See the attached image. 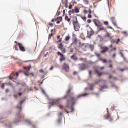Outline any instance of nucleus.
<instances>
[{
    "instance_id": "obj_24",
    "label": "nucleus",
    "mask_w": 128,
    "mask_h": 128,
    "mask_svg": "<svg viewBox=\"0 0 128 128\" xmlns=\"http://www.w3.org/2000/svg\"><path fill=\"white\" fill-rule=\"evenodd\" d=\"M72 60H78V57L76 56L75 55H73L71 56Z\"/></svg>"
},
{
    "instance_id": "obj_8",
    "label": "nucleus",
    "mask_w": 128,
    "mask_h": 128,
    "mask_svg": "<svg viewBox=\"0 0 128 128\" xmlns=\"http://www.w3.org/2000/svg\"><path fill=\"white\" fill-rule=\"evenodd\" d=\"M58 48L62 52V54H66V49L64 47L62 44L58 45Z\"/></svg>"
},
{
    "instance_id": "obj_62",
    "label": "nucleus",
    "mask_w": 128,
    "mask_h": 128,
    "mask_svg": "<svg viewBox=\"0 0 128 128\" xmlns=\"http://www.w3.org/2000/svg\"><path fill=\"white\" fill-rule=\"evenodd\" d=\"M14 96L15 98H18V96L14 95Z\"/></svg>"
},
{
    "instance_id": "obj_13",
    "label": "nucleus",
    "mask_w": 128,
    "mask_h": 128,
    "mask_svg": "<svg viewBox=\"0 0 128 128\" xmlns=\"http://www.w3.org/2000/svg\"><path fill=\"white\" fill-rule=\"evenodd\" d=\"M110 20L112 22V24L114 26L118 27V24H116V18L112 17L110 18Z\"/></svg>"
},
{
    "instance_id": "obj_17",
    "label": "nucleus",
    "mask_w": 128,
    "mask_h": 128,
    "mask_svg": "<svg viewBox=\"0 0 128 128\" xmlns=\"http://www.w3.org/2000/svg\"><path fill=\"white\" fill-rule=\"evenodd\" d=\"M15 44H16L14 46L16 50H18V48H20V46L18 44H20L18 42L16 41Z\"/></svg>"
},
{
    "instance_id": "obj_26",
    "label": "nucleus",
    "mask_w": 128,
    "mask_h": 128,
    "mask_svg": "<svg viewBox=\"0 0 128 128\" xmlns=\"http://www.w3.org/2000/svg\"><path fill=\"white\" fill-rule=\"evenodd\" d=\"M94 86L92 84H91L89 86L90 90H94Z\"/></svg>"
},
{
    "instance_id": "obj_20",
    "label": "nucleus",
    "mask_w": 128,
    "mask_h": 128,
    "mask_svg": "<svg viewBox=\"0 0 128 128\" xmlns=\"http://www.w3.org/2000/svg\"><path fill=\"white\" fill-rule=\"evenodd\" d=\"M62 22V17H58V21L56 22L57 24H60Z\"/></svg>"
},
{
    "instance_id": "obj_5",
    "label": "nucleus",
    "mask_w": 128,
    "mask_h": 128,
    "mask_svg": "<svg viewBox=\"0 0 128 128\" xmlns=\"http://www.w3.org/2000/svg\"><path fill=\"white\" fill-rule=\"evenodd\" d=\"M73 42L72 43V45L74 44L76 46L77 48H80V46H82V42H80V41L78 40V38H76V37H74L73 38Z\"/></svg>"
},
{
    "instance_id": "obj_49",
    "label": "nucleus",
    "mask_w": 128,
    "mask_h": 128,
    "mask_svg": "<svg viewBox=\"0 0 128 128\" xmlns=\"http://www.w3.org/2000/svg\"><path fill=\"white\" fill-rule=\"evenodd\" d=\"M116 56V54H114L112 56L113 58H114Z\"/></svg>"
},
{
    "instance_id": "obj_28",
    "label": "nucleus",
    "mask_w": 128,
    "mask_h": 128,
    "mask_svg": "<svg viewBox=\"0 0 128 128\" xmlns=\"http://www.w3.org/2000/svg\"><path fill=\"white\" fill-rule=\"evenodd\" d=\"M16 108L18 109V110H22V105H20V106H16Z\"/></svg>"
},
{
    "instance_id": "obj_61",
    "label": "nucleus",
    "mask_w": 128,
    "mask_h": 128,
    "mask_svg": "<svg viewBox=\"0 0 128 128\" xmlns=\"http://www.w3.org/2000/svg\"><path fill=\"white\" fill-rule=\"evenodd\" d=\"M6 92H9L8 89H6Z\"/></svg>"
},
{
    "instance_id": "obj_4",
    "label": "nucleus",
    "mask_w": 128,
    "mask_h": 128,
    "mask_svg": "<svg viewBox=\"0 0 128 128\" xmlns=\"http://www.w3.org/2000/svg\"><path fill=\"white\" fill-rule=\"evenodd\" d=\"M74 18L76 20L73 22L74 30L76 32H80V24H78V17H74Z\"/></svg>"
},
{
    "instance_id": "obj_54",
    "label": "nucleus",
    "mask_w": 128,
    "mask_h": 128,
    "mask_svg": "<svg viewBox=\"0 0 128 128\" xmlns=\"http://www.w3.org/2000/svg\"><path fill=\"white\" fill-rule=\"evenodd\" d=\"M120 54L122 58H124V54H122V52H120Z\"/></svg>"
},
{
    "instance_id": "obj_7",
    "label": "nucleus",
    "mask_w": 128,
    "mask_h": 128,
    "mask_svg": "<svg viewBox=\"0 0 128 128\" xmlns=\"http://www.w3.org/2000/svg\"><path fill=\"white\" fill-rule=\"evenodd\" d=\"M18 76H20V73L18 72H13L11 74L10 76V80H18Z\"/></svg>"
},
{
    "instance_id": "obj_27",
    "label": "nucleus",
    "mask_w": 128,
    "mask_h": 128,
    "mask_svg": "<svg viewBox=\"0 0 128 128\" xmlns=\"http://www.w3.org/2000/svg\"><path fill=\"white\" fill-rule=\"evenodd\" d=\"M70 40V36H66V38H65V40L66 42H68V40Z\"/></svg>"
},
{
    "instance_id": "obj_15",
    "label": "nucleus",
    "mask_w": 128,
    "mask_h": 128,
    "mask_svg": "<svg viewBox=\"0 0 128 128\" xmlns=\"http://www.w3.org/2000/svg\"><path fill=\"white\" fill-rule=\"evenodd\" d=\"M106 120H109L110 122H112L114 120V119L112 118V116H110V114H108V115L106 116Z\"/></svg>"
},
{
    "instance_id": "obj_30",
    "label": "nucleus",
    "mask_w": 128,
    "mask_h": 128,
    "mask_svg": "<svg viewBox=\"0 0 128 128\" xmlns=\"http://www.w3.org/2000/svg\"><path fill=\"white\" fill-rule=\"evenodd\" d=\"M84 4L86 5L90 3L88 0H84Z\"/></svg>"
},
{
    "instance_id": "obj_29",
    "label": "nucleus",
    "mask_w": 128,
    "mask_h": 128,
    "mask_svg": "<svg viewBox=\"0 0 128 128\" xmlns=\"http://www.w3.org/2000/svg\"><path fill=\"white\" fill-rule=\"evenodd\" d=\"M6 84L10 86H13L12 83V82L6 83Z\"/></svg>"
},
{
    "instance_id": "obj_44",
    "label": "nucleus",
    "mask_w": 128,
    "mask_h": 128,
    "mask_svg": "<svg viewBox=\"0 0 128 128\" xmlns=\"http://www.w3.org/2000/svg\"><path fill=\"white\" fill-rule=\"evenodd\" d=\"M112 42H113V44H116V40H112Z\"/></svg>"
},
{
    "instance_id": "obj_21",
    "label": "nucleus",
    "mask_w": 128,
    "mask_h": 128,
    "mask_svg": "<svg viewBox=\"0 0 128 128\" xmlns=\"http://www.w3.org/2000/svg\"><path fill=\"white\" fill-rule=\"evenodd\" d=\"M88 94L86 93L83 94L79 95L78 97L77 98H82V96H88Z\"/></svg>"
},
{
    "instance_id": "obj_35",
    "label": "nucleus",
    "mask_w": 128,
    "mask_h": 128,
    "mask_svg": "<svg viewBox=\"0 0 128 128\" xmlns=\"http://www.w3.org/2000/svg\"><path fill=\"white\" fill-rule=\"evenodd\" d=\"M82 18L83 20H84V22H86V20H87L86 17H82Z\"/></svg>"
},
{
    "instance_id": "obj_56",
    "label": "nucleus",
    "mask_w": 128,
    "mask_h": 128,
    "mask_svg": "<svg viewBox=\"0 0 128 128\" xmlns=\"http://www.w3.org/2000/svg\"><path fill=\"white\" fill-rule=\"evenodd\" d=\"M63 14H64H64H66V10H63Z\"/></svg>"
},
{
    "instance_id": "obj_16",
    "label": "nucleus",
    "mask_w": 128,
    "mask_h": 128,
    "mask_svg": "<svg viewBox=\"0 0 128 128\" xmlns=\"http://www.w3.org/2000/svg\"><path fill=\"white\" fill-rule=\"evenodd\" d=\"M19 46V48L20 50H21V52H26V48H24V46H22V44H18Z\"/></svg>"
},
{
    "instance_id": "obj_50",
    "label": "nucleus",
    "mask_w": 128,
    "mask_h": 128,
    "mask_svg": "<svg viewBox=\"0 0 128 128\" xmlns=\"http://www.w3.org/2000/svg\"><path fill=\"white\" fill-rule=\"evenodd\" d=\"M40 72H42L43 74H44V70H40Z\"/></svg>"
},
{
    "instance_id": "obj_14",
    "label": "nucleus",
    "mask_w": 128,
    "mask_h": 128,
    "mask_svg": "<svg viewBox=\"0 0 128 128\" xmlns=\"http://www.w3.org/2000/svg\"><path fill=\"white\" fill-rule=\"evenodd\" d=\"M90 28L91 30L90 32H88V36H88L89 38H92V36L94 34V30H92V29Z\"/></svg>"
},
{
    "instance_id": "obj_57",
    "label": "nucleus",
    "mask_w": 128,
    "mask_h": 128,
    "mask_svg": "<svg viewBox=\"0 0 128 128\" xmlns=\"http://www.w3.org/2000/svg\"><path fill=\"white\" fill-rule=\"evenodd\" d=\"M58 17L54 20V22H58Z\"/></svg>"
},
{
    "instance_id": "obj_18",
    "label": "nucleus",
    "mask_w": 128,
    "mask_h": 128,
    "mask_svg": "<svg viewBox=\"0 0 128 128\" xmlns=\"http://www.w3.org/2000/svg\"><path fill=\"white\" fill-rule=\"evenodd\" d=\"M108 50V47H104L103 48V50L101 52L102 54H106Z\"/></svg>"
},
{
    "instance_id": "obj_52",
    "label": "nucleus",
    "mask_w": 128,
    "mask_h": 128,
    "mask_svg": "<svg viewBox=\"0 0 128 128\" xmlns=\"http://www.w3.org/2000/svg\"><path fill=\"white\" fill-rule=\"evenodd\" d=\"M58 124H60V122H62V120H59L58 121Z\"/></svg>"
},
{
    "instance_id": "obj_51",
    "label": "nucleus",
    "mask_w": 128,
    "mask_h": 128,
    "mask_svg": "<svg viewBox=\"0 0 128 128\" xmlns=\"http://www.w3.org/2000/svg\"><path fill=\"white\" fill-rule=\"evenodd\" d=\"M22 94H23L22 93H19V94H18L19 96H22Z\"/></svg>"
},
{
    "instance_id": "obj_38",
    "label": "nucleus",
    "mask_w": 128,
    "mask_h": 128,
    "mask_svg": "<svg viewBox=\"0 0 128 128\" xmlns=\"http://www.w3.org/2000/svg\"><path fill=\"white\" fill-rule=\"evenodd\" d=\"M2 90H4V88H4V84H2Z\"/></svg>"
},
{
    "instance_id": "obj_45",
    "label": "nucleus",
    "mask_w": 128,
    "mask_h": 128,
    "mask_svg": "<svg viewBox=\"0 0 128 128\" xmlns=\"http://www.w3.org/2000/svg\"><path fill=\"white\" fill-rule=\"evenodd\" d=\"M72 4H70V5L69 6V9H70V10H72Z\"/></svg>"
},
{
    "instance_id": "obj_46",
    "label": "nucleus",
    "mask_w": 128,
    "mask_h": 128,
    "mask_svg": "<svg viewBox=\"0 0 128 128\" xmlns=\"http://www.w3.org/2000/svg\"><path fill=\"white\" fill-rule=\"evenodd\" d=\"M92 18V15L90 14L88 16V18Z\"/></svg>"
},
{
    "instance_id": "obj_43",
    "label": "nucleus",
    "mask_w": 128,
    "mask_h": 128,
    "mask_svg": "<svg viewBox=\"0 0 128 128\" xmlns=\"http://www.w3.org/2000/svg\"><path fill=\"white\" fill-rule=\"evenodd\" d=\"M88 24H92V20H88Z\"/></svg>"
},
{
    "instance_id": "obj_33",
    "label": "nucleus",
    "mask_w": 128,
    "mask_h": 128,
    "mask_svg": "<svg viewBox=\"0 0 128 128\" xmlns=\"http://www.w3.org/2000/svg\"><path fill=\"white\" fill-rule=\"evenodd\" d=\"M52 36H54V33H52L51 34L49 35V38H52Z\"/></svg>"
},
{
    "instance_id": "obj_31",
    "label": "nucleus",
    "mask_w": 128,
    "mask_h": 128,
    "mask_svg": "<svg viewBox=\"0 0 128 128\" xmlns=\"http://www.w3.org/2000/svg\"><path fill=\"white\" fill-rule=\"evenodd\" d=\"M122 34H125V36H128V32H122Z\"/></svg>"
},
{
    "instance_id": "obj_48",
    "label": "nucleus",
    "mask_w": 128,
    "mask_h": 128,
    "mask_svg": "<svg viewBox=\"0 0 128 128\" xmlns=\"http://www.w3.org/2000/svg\"><path fill=\"white\" fill-rule=\"evenodd\" d=\"M30 76H34V73H30Z\"/></svg>"
},
{
    "instance_id": "obj_12",
    "label": "nucleus",
    "mask_w": 128,
    "mask_h": 128,
    "mask_svg": "<svg viewBox=\"0 0 128 128\" xmlns=\"http://www.w3.org/2000/svg\"><path fill=\"white\" fill-rule=\"evenodd\" d=\"M80 70H86V64H79Z\"/></svg>"
},
{
    "instance_id": "obj_59",
    "label": "nucleus",
    "mask_w": 128,
    "mask_h": 128,
    "mask_svg": "<svg viewBox=\"0 0 128 128\" xmlns=\"http://www.w3.org/2000/svg\"><path fill=\"white\" fill-rule=\"evenodd\" d=\"M120 70L121 72H124L126 70H124V69H120Z\"/></svg>"
},
{
    "instance_id": "obj_41",
    "label": "nucleus",
    "mask_w": 128,
    "mask_h": 128,
    "mask_svg": "<svg viewBox=\"0 0 128 128\" xmlns=\"http://www.w3.org/2000/svg\"><path fill=\"white\" fill-rule=\"evenodd\" d=\"M98 37L99 38H100V40H104V39H102V36L99 35L98 36Z\"/></svg>"
},
{
    "instance_id": "obj_32",
    "label": "nucleus",
    "mask_w": 128,
    "mask_h": 128,
    "mask_svg": "<svg viewBox=\"0 0 128 128\" xmlns=\"http://www.w3.org/2000/svg\"><path fill=\"white\" fill-rule=\"evenodd\" d=\"M102 62H104V64H106V62H108V60H101Z\"/></svg>"
},
{
    "instance_id": "obj_3",
    "label": "nucleus",
    "mask_w": 128,
    "mask_h": 128,
    "mask_svg": "<svg viewBox=\"0 0 128 128\" xmlns=\"http://www.w3.org/2000/svg\"><path fill=\"white\" fill-rule=\"evenodd\" d=\"M72 92V90L70 88H69V90L67 91V94L64 97L60 99H58V100H53L52 102H50V104H51V106H56V104H58V102L59 100H66V98H68V94Z\"/></svg>"
},
{
    "instance_id": "obj_60",
    "label": "nucleus",
    "mask_w": 128,
    "mask_h": 128,
    "mask_svg": "<svg viewBox=\"0 0 128 128\" xmlns=\"http://www.w3.org/2000/svg\"><path fill=\"white\" fill-rule=\"evenodd\" d=\"M84 14H88V11L86 10H84Z\"/></svg>"
},
{
    "instance_id": "obj_47",
    "label": "nucleus",
    "mask_w": 128,
    "mask_h": 128,
    "mask_svg": "<svg viewBox=\"0 0 128 128\" xmlns=\"http://www.w3.org/2000/svg\"><path fill=\"white\" fill-rule=\"evenodd\" d=\"M54 67L53 66H52L50 68V70H54Z\"/></svg>"
},
{
    "instance_id": "obj_1",
    "label": "nucleus",
    "mask_w": 128,
    "mask_h": 128,
    "mask_svg": "<svg viewBox=\"0 0 128 128\" xmlns=\"http://www.w3.org/2000/svg\"><path fill=\"white\" fill-rule=\"evenodd\" d=\"M70 100H68L67 101V105L66 106V108H70V106H74L76 104V102L78 100L74 96H70Z\"/></svg>"
},
{
    "instance_id": "obj_58",
    "label": "nucleus",
    "mask_w": 128,
    "mask_h": 128,
    "mask_svg": "<svg viewBox=\"0 0 128 128\" xmlns=\"http://www.w3.org/2000/svg\"><path fill=\"white\" fill-rule=\"evenodd\" d=\"M66 3H64V4H68V0H66Z\"/></svg>"
},
{
    "instance_id": "obj_22",
    "label": "nucleus",
    "mask_w": 128,
    "mask_h": 128,
    "mask_svg": "<svg viewBox=\"0 0 128 128\" xmlns=\"http://www.w3.org/2000/svg\"><path fill=\"white\" fill-rule=\"evenodd\" d=\"M57 40H58V42L62 43V38H60V36H57Z\"/></svg>"
},
{
    "instance_id": "obj_37",
    "label": "nucleus",
    "mask_w": 128,
    "mask_h": 128,
    "mask_svg": "<svg viewBox=\"0 0 128 128\" xmlns=\"http://www.w3.org/2000/svg\"><path fill=\"white\" fill-rule=\"evenodd\" d=\"M104 24L105 26H108V24H109L108 22H104Z\"/></svg>"
},
{
    "instance_id": "obj_19",
    "label": "nucleus",
    "mask_w": 128,
    "mask_h": 128,
    "mask_svg": "<svg viewBox=\"0 0 128 128\" xmlns=\"http://www.w3.org/2000/svg\"><path fill=\"white\" fill-rule=\"evenodd\" d=\"M106 38H108L110 40H112V38H114V36H112L110 33H108Z\"/></svg>"
},
{
    "instance_id": "obj_10",
    "label": "nucleus",
    "mask_w": 128,
    "mask_h": 128,
    "mask_svg": "<svg viewBox=\"0 0 128 128\" xmlns=\"http://www.w3.org/2000/svg\"><path fill=\"white\" fill-rule=\"evenodd\" d=\"M72 12L73 14H78L80 12V9H78V7H75L74 10H72V12H69V14H70Z\"/></svg>"
},
{
    "instance_id": "obj_63",
    "label": "nucleus",
    "mask_w": 128,
    "mask_h": 128,
    "mask_svg": "<svg viewBox=\"0 0 128 128\" xmlns=\"http://www.w3.org/2000/svg\"><path fill=\"white\" fill-rule=\"evenodd\" d=\"M110 68H112V64L110 65Z\"/></svg>"
},
{
    "instance_id": "obj_11",
    "label": "nucleus",
    "mask_w": 128,
    "mask_h": 128,
    "mask_svg": "<svg viewBox=\"0 0 128 128\" xmlns=\"http://www.w3.org/2000/svg\"><path fill=\"white\" fill-rule=\"evenodd\" d=\"M96 74H98V76H102V74H106V76H108V72H101L100 71H98V70H95Z\"/></svg>"
},
{
    "instance_id": "obj_9",
    "label": "nucleus",
    "mask_w": 128,
    "mask_h": 128,
    "mask_svg": "<svg viewBox=\"0 0 128 128\" xmlns=\"http://www.w3.org/2000/svg\"><path fill=\"white\" fill-rule=\"evenodd\" d=\"M62 68L63 70H64L66 72H70V66H68V64H66V63L64 64L62 66Z\"/></svg>"
},
{
    "instance_id": "obj_53",
    "label": "nucleus",
    "mask_w": 128,
    "mask_h": 128,
    "mask_svg": "<svg viewBox=\"0 0 128 128\" xmlns=\"http://www.w3.org/2000/svg\"><path fill=\"white\" fill-rule=\"evenodd\" d=\"M60 14H61V13H60V12H58V16H60Z\"/></svg>"
},
{
    "instance_id": "obj_64",
    "label": "nucleus",
    "mask_w": 128,
    "mask_h": 128,
    "mask_svg": "<svg viewBox=\"0 0 128 128\" xmlns=\"http://www.w3.org/2000/svg\"><path fill=\"white\" fill-rule=\"evenodd\" d=\"M100 70H104V67H102L100 68Z\"/></svg>"
},
{
    "instance_id": "obj_6",
    "label": "nucleus",
    "mask_w": 128,
    "mask_h": 128,
    "mask_svg": "<svg viewBox=\"0 0 128 128\" xmlns=\"http://www.w3.org/2000/svg\"><path fill=\"white\" fill-rule=\"evenodd\" d=\"M58 56H60V62H64L66 60V56L64 55L62 52H58L57 53Z\"/></svg>"
},
{
    "instance_id": "obj_23",
    "label": "nucleus",
    "mask_w": 128,
    "mask_h": 128,
    "mask_svg": "<svg viewBox=\"0 0 128 128\" xmlns=\"http://www.w3.org/2000/svg\"><path fill=\"white\" fill-rule=\"evenodd\" d=\"M30 68H32V66L24 68V70H26L27 72H30Z\"/></svg>"
},
{
    "instance_id": "obj_25",
    "label": "nucleus",
    "mask_w": 128,
    "mask_h": 128,
    "mask_svg": "<svg viewBox=\"0 0 128 128\" xmlns=\"http://www.w3.org/2000/svg\"><path fill=\"white\" fill-rule=\"evenodd\" d=\"M65 20H66L67 22H70L71 19H70V18H68V16H66Z\"/></svg>"
},
{
    "instance_id": "obj_36",
    "label": "nucleus",
    "mask_w": 128,
    "mask_h": 128,
    "mask_svg": "<svg viewBox=\"0 0 128 128\" xmlns=\"http://www.w3.org/2000/svg\"><path fill=\"white\" fill-rule=\"evenodd\" d=\"M25 76H30V74H28V72H24Z\"/></svg>"
},
{
    "instance_id": "obj_40",
    "label": "nucleus",
    "mask_w": 128,
    "mask_h": 128,
    "mask_svg": "<svg viewBox=\"0 0 128 128\" xmlns=\"http://www.w3.org/2000/svg\"><path fill=\"white\" fill-rule=\"evenodd\" d=\"M71 110H72L71 112H74V107L72 108Z\"/></svg>"
},
{
    "instance_id": "obj_34",
    "label": "nucleus",
    "mask_w": 128,
    "mask_h": 128,
    "mask_svg": "<svg viewBox=\"0 0 128 128\" xmlns=\"http://www.w3.org/2000/svg\"><path fill=\"white\" fill-rule=\"evenodd\" d=\"M120 42V39H118L117 41L116 42V44H118L119 42Z\"/></svg>"
},
{
    "instance_id": "obj_2",
    "label": "nucleus",
    "mask_w": 128,
    "mask_h": 128,
    "mask_svg": "<svg viewBox=\"0 0 128 128\" xmlns=\"http://www.w3.org/2000/svg\"><path fill=\"white\" fill-rule=\"evenodd\" d=\"M94 22L96 26H97L98 30V32H106V29L104 26L102 24H98V20H94Z\"/></svg>"
},
{
    "instance_id": "obj_39",
    "label": "nucleus",
    "mask_w": 128,
    "mask_h": 128,
    "mask_svg": "<svg viewBox=\"0 0 128 128\" xmlns=\"http://www.w3.org/2000/svg\"><path fill=\"white\" fill-rule=\"evenodd\" d=\"M49 26H50L51 28H52V26H54V24H52V23H50L49 24Z\"/></svg>"
},
{
    "instance_id": "obj_42",
    "label": "nucleus",
    "mask_w": 128,
    "mask_h": 128,
    "mask_svg": "<svg viewBox=\"0 0 128 128\" xmlns=\"http://www.w3.org/2000/svg\"><path fill=\"white\" fill-rule=\"evenodd\" d=\"M92 72L91 70H89V74L90 76H92Z\"/></svg>"
},
{
    "instance_id": "obj_55",
    "label": "nucleus",
    "mask_w": 128,
    "mask_h": 128,
    "mask_svg": "<svg viewBox=\"0 0 128 128\" xmlns=\"http://www.w3.org/2000/svg\"><path fill=\"white\" fill-rule=\"evenodd\" d=\"M88 12L90 14H92V10H90L89 11H88Z\"/></svg>"
}]
</instances>
